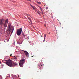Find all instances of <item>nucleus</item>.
<instances>
[{
  "label": "nucleus",
  "instance_id": "15",
  "mask_svg": "<svg viewBox=\"0 0 79 79\" xmlns=\"http://www.w3.org/2000/svg\"><path fill=\"white\" fill-rule=\"evenodd\" d=\"M41 11H42V14H43V11H42V9L41 10Z\"/></svg>",
  "mask_w": 79,
  "mask_h": 79
},
{
  "label": "nucleus",
  "instance_id": "10",
  "mask_svg": "<svg viewBox=\"0 0 79 79\" xmlns=\"http://www.w3.org/2000/svg\"><path fill=\"white\" fill-rule=\"evenodd\" d=\"M14 58L15 60H17V58L15 56H14Z\"/></svg>",
  "mask_w": 79,
  "mask_h": 79
},
{
  "label": "nucleus",
  "instance_id": "1",
  "mask_svg": "<svg viewBox=\"0 0 79 79\" xmlns=\"http://www.w3.org/2000/svg\"><path fill=\"white\" fill-rule=\"evenodd\" d=\"M6 63L7 65L10 67H13V66H18V63L16 62L13 63V61L12 60L10 59L6 60Z\"/></svg>",
  "mask_w": 79,
  "mask_h": 79
},
{
  "label": "nucleus",
  "instance_id": "16",
  "mask_svg": "<svg viewBox=\"0 0 79 79\" xmlns=\"http://www.w3.org/2000/svg\"><path fill=\"white\" fill-rule=\"evenodd\" d=\"M44 37H46V34L44 35Z\"/></svg>",
  "mask_w": 79,
  "mask_h": 79
},
{
  "label": "nucleus",
  "instance_id": "7",
  "mask_svg": "<svg viewBox=\"0 0 79 79\" xmlns=\"http://www.w3.org/2000/svg\"><path fill=\"white\" fill-rule=\"evenodd\" d=\"M24 53L27 57H29V53L27 51H24Z\"/></svg>",
  "mask_w": 79,
  "mask_h": 79
},
{
  "label": "nucleus",
  "instance_id": "14",
  "mask_svg": "<svg viewBox=\"0 0 79 79\" xmlns=\"http://www.w3.org/2000/svg\"><path fill=\"white\" fill-rule=\"evenodd\" d=\"M39 8H40V10H42V8H41V7H39Z\"/></svg>",
  "mask_w": 79,
  "mask_h": 79
},
{
  "label": "nucleus",
  "instance_id": "9",
  "mask_svg": "<svg viewBox=\"0 0 79 79\" xmlns=\"http://www.w3.org/2000/svg\"><path fill=\"white\" fill-rule=\"evenodd\" d=\"M17 44H19V45H20V44H22V43H23V42H21V43H19V42H17Z\"/></svg>",
  "mask_w": 79,
  "mask_h": 79
},
{
  "label": "nucleus",
  "instance_id": "25",
  "mask_svg": "<svg viewBox=\"0 0 79 79\" xmlns=\"http://www.w3.org/2000/svg\"><path fill=\"white\" fill-rule=\"evenodd\" d=\"M39 65V66L40 67V65Z\"/></svg>",
  "mask_w": 79,
  "mask_h": 79
},
{
  "label": "nucleus",
  "instance_id": "11",
  "mask_svg": "<svg viewBox=\"0 0 79 79\" xmlns=\"http://www.w3.org/2000/svg\"><path fill=\"white\" fill-rule=\"evenodd\" d=\"M40 67H42V66H44V64H40Z\"/></svg>",
  "mask_w": 79,
  "mask_h": 79
},
{
  "label": "nucleus",
  "instance_id": "26",
  "mask_svg": "<svg viewBox=\"0 0 79 79\" xmlns=\"http://www.w3.org/2000/svg\"><path fill=\"white\" fill-rule=\"evenodd\" d=\"M41 37H42V36H41Z\"/></svg>",
  "mask_w": 79,
  "mask_h": 79
},
{
  "label": "nucleus",
  "instance_id": "4",
  "mask_svg": "<svg viewBox=\"0 0 79 79\" xmlns=\"http://www.w3.org/2000/svg\"><path fill=\"white\" fill-rule=\"evenodd\" d=\"M25 63V59H22L20 60L19 65L20 67H23V65Z\"/></svg>",
  "mask_w": 79,
  "mask_h": 79
},
{
  "label": "nucleus",
  "instance_id": "21",
  "mask_svg": "<svg viewBox=\"0 0 79 79\" xmlns=\"http://www.w3.org/2000/svg\"><path fill=\"white\" fill-rule=\"evenodd\" d=\"M12 54H11V55H10V56H12Z\"/></svg>",
  "mask_w": 79,
  "mask_h": 79
},
{
  "label": "nucleus",
  "instance_id": "6",
  "mask_svg": "<svg viewBox=\"0 0 79 79\" xmlns=\"http://www.w3.org/2000/svg\"><path fill=\"white\" fill-rule=\"evenodd\" d=\"M30 6L33 9V10L35 11H37V8H36L35 6L31 5V4L30 5Z\"/></svg>",
  "mask_w": 79,
  "mask_h": 79
},
{
  "label": "nucleus",
  "instance_id": "23",
  "mask_svg": "<svg viewBox=\"0 0 79 79\" xmlns=\"http://www.w3.org/2000/svg\"><path fill=\"white\" fill-rule=\"evenodd\" d=\"M1 62H0V64H1Z\"/></svg>",
  "mask_w": 79,
  "mask_h": 79
},
{
  "label": "nucleus",
  "instance_id": "27",
  "mask_svg": "<svg viewBox=\"0 0 79 79\" xmlns=\"http://www.w3.org/2000/svg\"><path fill=\"white\" fill-rule=\"evenodd\" d=\"M60 24H61V23H60Z\"/></svg>",
  "mask_w": 79,
  "mask_h": 79
},
{
  "label": "nucleus",
  "instance_id": "19",
  "mask_svg": "<svg viewBox=\"0 0 79 79\" xmlns=\"http://www.w3.org/2000/svg\"><path fill=\"white\" fill-rule=\"evenodd\" d=\"M45 40H43V42H45Z\"/></svg>",
  "mask_w": 79,
  "mask_h": 79
},
{
  "label": "nucleus",
  "instance_id": "8",
  "mask_svg": "<svg viewBox=\"0 0 79 79\" xmlns=\"http://www.w3.org/2000/svg\"><path fill=\"white\" fill-rule=\"evenodd\" d=\"M28 19L30 20L31 24H32V20H31V18L29 17H28Z\"/></svg>",
  "mask_w": 79,
  "mask_h": 79
},
{
  "label": "nucleus",
  "instance_id": "17",
  "mask_svg": "<svg viewBox=\"0 0 79 79\" xmlns=\"http://www.w3.org/2000/svg\"><path fill=\"white\" fill-rule=\"evenodd\" d=\"M27 16H30V15H29V14H27Z\"/></svg>",
  "mask_w": 79,
  "mask_h": 79
},
{
  "label": "nucleus",
  "instance_id": "2",
  "mask_svg": "<svg viewBox=\"0 0 79 79\" xmlns=\"http://www.w3.org/2000/svg\"><path fill=\"white\" fill-rule=\"evenodd\" d=\"M8 20L6 19L5 21L3 19H0V29L1 28V27H7L8 26Z\"/></svg>",
  "mask_w": 79,
  "mask_h": 79
},
{
  "label": "nucleus",
  "instance_id": "18",
  "mask_svg": "<svg viewBox=\"0 0 79 79\" xmlns=\"http://www.w3.org/2000/svg\"><path fill=\"white\" fill-rule=\"evenodd\" d=\"M44 40H45V37H44Z\"/></svg>",
  "mask_w": 79,
  "mask_h": 79
},
{
  "label": "nucleus",
  "instance_id": "12",
  "mask_svg": "<svg viewBox=\"0 0 79 79\" xmlns=\"http://www.w3.org/2000/svg\"><path fill=\"white\" fill-rule=\"evenodd\" d=\"M37 13L39 15H40V12L39 11H37Z\"/></svg>",
  "mask_w": 79,
  "mask_h": 79
},
{
  "label": "nucleus",
  "instance_id": "13",
  "mask_svg": "<svg viewBox=\"0 0 79 79\" xmlns=\"http://www.w3.org/2000/svg\"><path fill=\"white\" fill-rule=\"evenodd\" d=\"M37 3L38 4H40L41 3L39 2H37Z\"/></svg>",
  "mask_w": 79,
  "mask_h": 79
},
{
  "label": "nucleus",
  "instance_id": "3",
  "mask_svg": "<svg viewBox=\"0 0 79 79\" xmlns=\"http://www.w3.org/2000/svg\"><path fill=\"white\" fill-rule=\"evenodd\" d=\"M8 28L7 29L6 32L8 34H12L14 31V27L11 26V23H9L8 27Z\"/></svg>",
  "mask_w": 79,
  "mask_h": 79
},
{
  "label": "nucleus",
  "instance_id": "5",
  "mask_svg": "<svg viewBox=\"0 0 79 79\" xmlns=\"http://www.w3.org/2000/svg\"><path fill=\"white\" fill-rule=\"evenodd\" d=\"M22 32V28H21L19 29H18L17 30V35L19 36L21 34Z\"/></svg>",
  "mask_w": 79,
  "mask_h": 79
},
{
  "label": "nucleus",
  "instance_id": "20",
  "mask_svg": "<svg viewBox=\"0 0 79 79\" xmlns=\"http://www.w3.org/2000/svg\"><path fill=\"white\" fill-rule=\"evenodd\" d=\"M28 1H30V2H31V0H27Z\"/></svg>",
  "mask_w": 79,
  "mask_h": 79
},
{
  "label": "nucleus",
  "instance_id": "22",
  "mask_svg": "<svg viewBox=\"0 0 79 79\" xmlns=\"http://www.w3.org/2000/svg\"><path fill=\"white\" fill-rule=\"evenodd\" d=\"M45 26H46V25H44Z\"/></svg>",
  "mask_w": 79,
  "mask_h": 79
},
{
  "label": "nucleus",
  "instance_id": "24",
  "mask_svg": "<svg viewBox=\"0 0 79 79\" xmlns=\"http://www.w3.org/2000/svg\"><path fill=\"white\" fill-rule=\"evenodd\" d=\"M51 15H52V14H51Z\"/></svg>",
  "mask_w": 79,
  "mask_h": 79
}]
</instances>
